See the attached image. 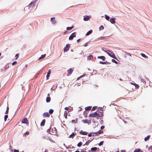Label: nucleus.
Masks as SVG:
<instances>
[{"mask_svg":"<svg viewBox=\"0 0 152 152\" xmlns=\"http://www.w3.org/2000/svg\"><path fill=\"white\" fill-rule=\"evenodd\" d=\"M103 115V114H102L101 113H99L98 111H96L93 113L90 114L89 116L96 118L98 119V118L102 117Z\"/></svg>","mask_w":152,"mask_h":152,"instance_id":"obj_1","label":"nucleus"},{"mask_svg":"<svg viewBox=\"0 0 152 152\" xmlns=\"http://www.w3.org/2000/svg\"><path fill=\"white\" fill-rule=\"evenodd\" d=\"M108 51H109L111 53V54L110 53H109L108 52H107V51H104L106 52L108 54V55L110 56L111 57L115 59H117V58L115 57V55L114 54V53L113 52V53H112V52H111L110 50H108Z\"/></svg>","mask_w":152,"mask_h":152,"instance_id":"obj_2","label":"nucleus"},{"mask_svg":"<svg viewBox=\"0 0 152 152\" xmlns=\"http://www.w3.org/2000/svg\"><path fill=\"white\" fill-rule=\"evenodd\" d=\"M21 123L23 124H25L28 125V121L26 118H24L22 120Z\"/></svg>","mask_w":152,"mask_h":152,"instance_id":"obj_3","label":"nucleus"},{"mask_svg":"<svg viewBox=\"0 0 152 152\" xmlns=\"http://www.w3.org/2000/svg\"><path fill=\"white\" fill-rule=\"evenodd\" d=\"M70 47V45L69 44H67L66 47L64 48V52H67L69 50Z\"/></svg>","mask_w":152,"mask_h":152,"instance_id":"obj_4","label":"nucleus"},{"mask_svg":"<svg viewBox=\"0 0 152 152\" xmlns=\"http://www.w3.org/2000/svg\"><path fill=\"white\" fill-rule=\"evenodd\" d=\"M57 132V129L55 127H54L52 129L51 134L52 135H55L56 134Z\"/></svg>","mask_w":152,"mask_h":152,"instance_id":"obj_5","label":"nucleus"},{"mask_svg":"<svg viewBox=\"0 0 152 152\" xmlns=\"http://www.w3.org/2000/svg\"><path fill=\"white\" fill-rule=\"evenodd\" d=\"M76 37V34L75 32H74L69 37V40H72L74 37Z\"/></svg>","mask_w":152,"mask_h":152,"instance_id":"obj_6","label":"nucleus"},{"mask_svg":"<svg viewBox=\"0 0 152 152\" xmlns=\"http://www.w3.org/2000/svg\"><path fill=\"white\" fill-rule=\"evenodd\" d=\"M91 18V16L88 15L84 16L83 20L84 21H88Z\"/></svg>","mask_w":152,"mask_h":152,"instance_id":"obj_7","label":"nucleus"},{"mask_svg":"<svg viewBox=\"0 0 152 152\" xmlns=\"http://www.w3.org/2000/svg\"><path fill=\"white\" fill-rule=\"evenodd\" d=\"M73 72V70L72 68H70L67 70V76L70 75Z\"/></svg>","mask_w":152,"mask_h":152,"instance_id":"obj_8","label":"nucleus"},{"mask_svg":"<svg viewBox=\"0 0 152 152\" xmlns=\"http://www.w3.org/2000/svg\"><path fill=\"white\" fill-rule=\"evenodd\" d=\"M35 2H32L28 5V7L29 8L33 7L35 6Z\"/></svg>","mask_w":152,"mask_h":152,"instance_id":"obj_9","label":"nucleus"},{"mask_svg":"<svg viewBox=\"0 0 152 152\" xmlns=\"http://www.w3.org/2000/svg\"><path fill=\"white\" fill-rule=\"evenodd\" d=\"M51 21L53 24H55L56 23V21L55 19V18H51Z\"/></svg>","mask_w":152,"mask_h":152,"instance_id":"obj_10","label":"nucleus"},{"mask_svg":"<svg viewBox=\"0 0 152 152\" xmlns=\"http://www.w3.org/2000/svg\"><path fill=\"white\" fill-rule=\"evenodd\" d=\"M43 115L44 117H50V115L49 113L48 112H45L43 114Z\"/></svg>","mask_w":152,"mask_h":152,"instance_id":"obj_11","label":"nucleus"},{"mask_svg":"<svg viewBox=\"0 0 152 152\" xmlns=\"http://www.w3.org/2000/svg\"><path fill=\"white\" fill-rule=\"evenodd\" d=\"M80 134L83 135H87V132H84L82 130H81L80 132Z\"/></svg>","mask_w":152,"mask_h":152,"instance_id":"obj_12","label":"nucleus"},{"mask_svg":"<svg viewBox=\"0 0 152 152\" xmlns=\"http://www.w3.org/2000/svg\"><path fill=\"white\" fill-rule=\"evenodd\" d=\"M110 21L112 24H114L115 22V18H113L110 19Z\"/></svg>","mask_w":152,"mask_h":152,"instance_id":"obj_13","label":"nucleus"},{"mask_svg":"<svg viewBox=\"0 0 152 152\" xmlns=\"http://www.w3.org/2000/svg\"><path fill=\"white\" fill-rule=\"evenodd\" d=\"M98 58H100L102 59L103 61L105 60V57L104 56H99L97 57Z\"/></svg>","mask_w":152,"mask_h":152,"instance_id":"obj_14","label":"nucleus"},{"mask_svg":"<svg viewBox=\"0 0 152 152\" xmlns=\"http://www.w3.org/2000/svg\"><path fill=\"white\" fill-rule=\"evenodd\" d=\"M50 70L49 69L46 76V78L47 79H48L49 77H50Z\"/></svg>","mask_w":152,"mask_h":152,"instance_id":"obj_15","label":"nucleus"},{"mask_svg":"<svg viewBox=\"0 0 152 152\" xmlns=\"http://www.w3.org/2000/svg\"><path fill=\"white\" fill-rule=\"evenodd\" d=\"M45 120L43 119L42 121V122L41 123V124H40L41 126H44L45 124Z\"/></svg>","mask_w":152,"mask_h":152,"instance_id":"obj_16","label":"nucleus"},{"mask_svg":"<svg viewBox=\"0 0 152 152\" xmlns=\"http://www.w3.org/2000/svg\"><path fill=\"white\" fill-rule=\"evenodd\" d=\"M97 111H98L99 112L101 113L102 114H103V110L101 108L99 107L98 108V110Z\"/></svg>","mask_w":152,"mask_h":152,"instance_id":"obj_17","label":"nucleus"},{"mask_svg":"<svg viewBox=\"0 0 152 152\" xmlns=\"http://www.w3.org/2000/svg\"><path fill=\"white\" fill-rule=\"evenodd\" d=\"M92 30H90V31H89L86 34V36H88L91 34L92 32Z\"/></svg>","mask_w":152,"mask_h":152,"instance_id":"obj_18","label":"nucleus"},{"mask_svg":"<svg viewBox=\"0 0 152 152\" xmlns=\"http://www.w3.org/2000/svg\"><path fill=\"white\" fill-rule=\"evenodd\" d=\"M140 151H141V152H143L142 151H141V150L140 149H135L134 152H139Z\"/></svg>","mask_w":152,"mask_h":152,"instance_id":"obj_19","label":"nucleus"},{"mask_svg":"<svg viewBox=\"0 0 152 152\" xmlns=\"http://www.w3.org/2000/svg\"><path fill=\"white\" fill-rule=\"evenodd\" d=\"M75 134L74 133H73L70 135L69 136V137L72 138H73V137L75 136Z\"/></svg>","mask_w":152,"mask_h":152,"instance_id":"obj_20","label":"nucleus"},{"mask_svg":"<svg viewBox=\"0 0 152 152\" xmlns=\"http://www.w3.org/2000/svg\"><path fill=\"white\" fill-rule=\"evenodd\" d=\"M103 131L101 130H99V131H98L97 132H96L95 133V134H96V135H98V134H101L102 133Z\"/></svg>","mask_w":152,"mask_h":152,"instance_id":"obj_21","label":"nucleus"},{"mask_svg":"<svg viewBox=\"0 0 152 152\" xmlns=\"http://www.w3.org/2000/svg\"><path fill=\"white\" fill-rule=\"evenodd\" d=\"M51 100V98L50 97H47L46 99V101L47 102H50Z\"/></svg>","mask_w":152,"mask_h":152,"instance_id":"obj_22","label":"nucleus"},{"mask_svg":"<svg viewBox=\"0 0 152 152\" xmlns=\"http://www.w3.org/2000/svg\"><path fill=\"white\" fill-rule=\"evenodd\" d=\"M91 106H88L85 108L86 110H90L91 109Z\"/></svg>","mask_w":152,"mask_h":152,"instance_id":"obj_23","label":"nucleus"},{"mask_svg":"<svg viewBox=\"0 0 152 152\" xmlns=\"http://www.w3.org/2000/svg\"><path fill=\"white\" fill-rule=\"evenodd\" d=\"M29 134V132H26L23 134V136L24 137H26L27 135H28Z\"/></svg>","mask_w":152,"mask_h":152,"instance_id":"obj_24","label":"nucleus"},{"mask_svg":"<svg viewBox=\"0 0 152 152\" xmlns=\"http://www.w3.org/2000/svg\"><path fill=\"white\" fill-rule=\"evenodd\" d=\"M76 121H75V120H72L71 121V122L72 123L74 124V123H77V121L78 120L77 119H76Z\"/></svg>","mask_w":152,"mask_h":152,"instance_id":"obj_25","label":"nucleus"},{"mask_svg":"<svg viewBox=\"0 0 152 152\" xmlns=\"http://www.w3.org/2000/svg\"><path fill=\"white\" fill-rule=\"evenodd\" d=\"M105 16V19L107 20H109L110 19V17L109 16L107 15H104Z\"/></svg>","mask_w":152,"mask_h":152,"instance_id":"obj_26","label":"nucleus"},{"mask_svg":"<svg viewBox=\"0 0 152 152\" xmlns=\"http://www.w3.org/2000/svg\"><path fill=\"white\" fill-rule=\"evenodd\" d=\"M97 148L96 147H93V148H91V150L92 151H94L97 150Z\"/></svg>","mask_w":152,"mask_h":152,"instance_id":"obj_27","label":"nucleus"},{"mask_svg":"<svg viewBox=\"0 0 152 152\" xmlns=\"http://www.w3.org/2000/svg\"><path fill=\"white\" fill-rule=\"evenodd\" d=\"M45 56V54L42 55H41V57L39 58V59H42V58H44Z\"/></svg>","mask_w":152,"mask_h":152,"instance_id":"obj_28","label":"nucleus"},{"mask_svg":"<svg viewBox=\"0 0 152 152\" xmlns=\"http://www.w3.org/2000/svg\"><path fill=\"white\" fill-rule=\"evenodd\" d=\"M141 55L143 57L145 58H148V56H146L144 54V53H141Z\"/></svg>","mask_w":152,"mask_h":152,"instance_id":"obj_29","label":"nucleus"},{"mask_svg":"<svg viewBox=\"0 0 152 152\" xmlns=\"http://www.w3.org/2000/svg\"><path fill=\"white\" fill-rule=\"evenodd\" d=\"M150 136L149 135H148L146 137L144 138V140L145 141H146L147 140H148L150 138Z\"/></svg>","mask_w":152,"mask_h":152,"instance_id":"obj_30","label":"nucleus"},{"mask_svg":"<svg viewBox=\"0 0 152 152\" xmlns=\"http://www.w3.org/2000/svg\"><path fill=\"white\" fill-rule=\"evenodd\" d=\"M53 111H54V110H53L52 109H50V110H49V113L50 114H52V113H53Z\"/></svg>","mask_w":152,"mask_h":152,"instance_id":"obj_31","label":"nucleus"},{"mask_svg":"<svg viewBox=\"0 0 152 152\" xmlns=\"http://www.w3.org/2000/svg\"><path fill=\"white\" fill-rule=\"evenodd\" d=\"M104 26H103L101 25L99 27V30H103L104 29Z\"/></svg>","mask_w":152,"mask_h":152,"instance_id":"obj_32","label":"nucleus"},{"mask_svg":"<svg viewBox=\"0 0 152 152\" xmlns=\"http://www.w3.org/2000/svg\"><path fill=\"white\" fill-rule=\"evenodd\" d=\"M74 28V26H72L71 27H67L66 28V30H70Z\"/></svg>","mask_w":152,"mask_h":152,"instance_id":"obj_33","label":"nucleus"},{"mask_svg":"<svg viewBox=\"0 0 152 152\" xmlns=\"http://www.w3.org/2000/svg\"><path fill=\"white\" fill-rule=\"evenodd\" d=\"M94 134H95V133H94ZM93 134H94V133H92L90 132L88 134V136L89 137H90L91 136H94V135H93Z\"/></svg>","mask_w":152,"mask_h":152,"instance_id":"obj_34","label":"nucleus"},{"mask_svg":"<svg viewBox=\"0 0 152 152\" xmlns=\"http://www.w3.org/2000/svg\"><path fill=\"white\" fill-rule=\"evenodd\" d=\"M148 150L150 151L151 152H152V146H151L149 147L148 148Z\"/></svg>","mask_w":152,"mask_h":152,"instance_id":"obj_35","label":"nucleus"},{"mask_svg":"<svg viewBox=\"0 0 152 152\" xmlns=\"http://www.w3.org/2000/svg\"><path fill=\"white\" fill-rule=\"evenodd\" d=\"M82 142H80L78 143V144L77 145V146L80 147L82 145Z\"/></svg>","mask_w":152,"mask_h":152,"instance_id":"obj_36","label":"nucleus"},{"mask_svg":"<svg viewBox=\"0 0 152 152\" xmlns=\"http://www.w3.org/2000/svg\"><path fill=\"white\" fill-rule=\"evenodd\" d=\"M9 110V107L8 106L7 107L6 111L5 113V114H7L8 113Z\"/></svg>","mask_w":152,"mask_h":152,"instance_id":"obj_37","label":"nucleus"},{"mask_svg":"<svg viewBox=\"0 0 152 152\" xmlns=\"http://www.w3.org/2000/svg\"><path fill=\"white\" fill-rule=\"evenodd\" d=\"M8 118V115H5L4 117V121H5L7 120V118Z\"/></svg>","mask_w":152,"mask_h":152,"instance_id":"obj_38","label":"nucleus"},{"mask_svg":"<svg viewBox=\"0 0 152 152\" xmlns=\"http://www.w3.org/2000/svg\"><path fill=\"white\" fill-rule=\"evenodd\" d=\"M107 63V61L106 62H103L102 61H100L99 63L102 64H106Z\"/></svg>","mask_w":152,"mask_h":152,"instance_id":"obj_39","label":"nucleus"},{"mask_svg":"<svg viewBox=\"0 0 152 152\" xmlns=\"http://www.w3.org/2000/svg\"><path fill=\"white\" fill-rule=\"evenodd\" d=\"M93 56L92 55H89L88 56L87 58L88 59L90 60L91 59V57H92Z\"/></svg>","mask_w":152,"mask_h":152,"instance_id":"obj_40","label":"nucleus"},{"mask_svg":"<svg viewBox=\"0 0 152 152\" xmlns=\"http://www.w3.org/2000/svg\"><path fill=\"white\" fill-rule=\"evenodd\" d=\"M51 128L50 127V128L48 129L47 131V132H48L49 133L51 134V132H50L51 130Z\"/></svg>","mask_w":152,"mask_h":152,"instance_id":"obj_41","label":"nucleus"},{"mask_svg":"<svg viewBox=\"0 0 152 152\" xmlns=\"http://www.w3.org/2000/svg\"><path fill=\"white\" fill-rule=\"evenodd\" d=\"M103 142L104 141H103L100 142L99 144V146H101L103 144Z\"/></svg>","mask_w":152,"mask_h":152,"instance_id":"obj_42","label":"nucleus"},{"mask_svg":"<svg viewBox=\"0 0 152 152\" xmlns=\"http://www.w3.org/2000/svg\"><path fill=\"white\" fill-rule=\"evenodd\" d=\"M67 114H68V112L66 111H65L64 114V116L67 115Z\"/></svg>","mask_w":152,"mask_h":152,"instance_id":"obj_43","label":"nucleus"},{"mask_svg":"<svg viewBox=\"0 0 152 152\" xmlns=\"http://www.w3.org/2000/svg\"><path fill=\"white\" fill-rule=\"evenodd\" d=\"M136 88H138L139 87V86L137 84H135L134 85Z\"/></svg>","mask_w":152,"mask_h":152,"instance_id":"obj_44","label":"nucleus"},{"mask_svg":"<svg viewBox=\"0 0 152 152\" xmlns=\"http://www.w3.org/2000/svg\"><path fill=\"white\" fill-rule=\"evenodd\" d=\"M112 61L113 62L115 63V64H117V62L114 59H112Z\"/></svg>","mask_w":152,"mask_h":152,"instance_id":"obj_45","label":"nucleus"},{"mask_svg":"<svg viewBox=\"0 0 152 152\" xmlns=\"http://www.w3.org/2000/svg\"><path fill=\"white\" fill-rule=\"evenodd\" d=\"M18 57H19L18 54H16V55H15V59H17L18 58Z\"/></svg>","mask_w":152,"mask_h":152,"instance_id":"obj_46","label":"nucleus"},{"mask_svg":"<svg viewBox=\"0 0 152 152\" xmlns=\"http://www.w3.org/2000/svg\"><path fill=\"white\" fill-rule=\"evenodd\" d=\"M97 108V107H93L92 108V110H95Z\"/></svg>","mask_w":152,"mask_h":152,"instance_id":"obj_47","label":"nucleus"},{"mask_svg":"<svg viewBox=\"0 0 152 152\" xmlns=\"http://www.w3.org/2000/svg\"><path fill=\"white\" fill-rule=\"evenodd\" d=\"M17 63V62L16 61H15L13 62L12 63V65H15V64H16Z\"/></svg>","mask_w":152,"mask_h":152,"instance_id":"obj_48","label":"nucleus"},{"mask_svg":"<svg viewBox=\"0 0 152 152\" xmlns=\"http://www.w3.org/2000/svg\"><path fill=\"white\" fill-rule=\"evenodd\" d=\"M14 152H19V151L18 150L14 149Z\"/></svg>","mask_w":152,"mask_h":152,"instance_id":"obj_49","label":"nucleus"},{"mask_svg":"<svg viewBox=\"0 0 152 152\" xmlns=\"http://www.w3.org/2000/svg\"><path fill=\"white\" fill-rule=\"evenodd\" d=\"M88 45V43H85L84 45V46L86 47Z\"/></svg>","mask_w":152,"mask_h":152,"instance_id":"obj_50","label":"nucleus"},{"mask_svg":"<svg viewBox=\"0 0 152 152\" xmlns=\"http://www.w3.org/2000/svg\"><path fill=\"white\" fill-rule=\"evenodd\" d=\"M64 109L65 110H69V108L67 107H66L64 108Z\"/></svg>","mask_w":152,"mask_h":152,"instance_id":"obj_51","label":"nucleus"},{"mask_svg":"<svg viewBox=\"0 0 152 152\" xmlns=\"http://www.w3.org/2000/svg\"><path fill=\"white\" fill-rule=\"evenodd\" d=\"M104 126H102L101 127V129H103L104 128Z\"/></svg>","mask_w":152,"mask_h":152,"instance_id":"obj_52","label":"nucleus"},{"mask_svg":"<svg viewBox=\"0 0 152 152\" xmlns=\"http://www.w3.org/2000/svg\"><path fill=\"white\" fill-rule=\"evenodd\" d=\"M126 151L124 150H122L121 151V152H126Z\"/></svg>","mask_w":152,"mask_h":152,"instance_id":"obj_53","label":"nucleus"},{"mask_svg":"<svg viewBox=\"0 0 152 152\" xmlns=\"http://www.w3.org/2000/svg\"><path fill=\"white\" fill-rule=\"evenodd\" d=\"M127 55L129 56H131V54L129 53H127Z\"/></svg>","mask_w":152,"mask_h":152,"instance_id":"obj_54","label":"nucleus"},{"mask_svg":"<svg viewBox=\"0 0 152 152\" xmlns=\"http://www.w3.org/2000/svg\"><path fill=\"white\" fill-rule=\"evenodd\" d=\"M27 66H28V64H26L25 65V68H27Z\"/></svg>","mask_w":152,"mask_h":152,"instance_id":"obj_55","label":"nucleus"},{"mask_svg":"<svg viewBox=\"0 0 152 152\" xmlns=\"http://www.w3.org/2000/svg\"><path fill=\"white\" fill-rule=\"evenodd\" d=\"M87 142H86V143L85 144H84V145H83V146H84V145H88V144H87Z\"/></svg>","mask_w":152,"mask_h":152,"instance_id":"obj_56","label":"nucleus"},{"mask_svg":"<svg viewBox=\"0 0 152 152\" xmlns=\"http://www.w3.org/2000/svg\"><path fill=\"white\" fill-rule=\"evenodd\" d=\"M80 40V39H77V42H79Z\"/></svg>","mask_w":152,"mask_h":152,"instance_id":"obj_57","label":"nucleus"},{"mask_svg":"<svg viewBox=\"0 0 152 152\" xmlns=\"http://www.w3.org/2000/svg\"><path fill=\"white\" fill-rule=\"evenodd\" d=\"M65 116V118L66 119L67 118V115H65V116Z\"/></svg>","mask_w":152,"mask_h":152,"instance_id":"obj_58","label":"nucleus"},{"mask_svg":"<svg viewBox=\"0 0 152 152\" xmlns=\"http://www.w3.org/2000/svg\"><path fill=\"white\" fill-rule=\"evenodd\" d=\"M48 152L47 150L45 149V152Z\"/></svg>","mask_w":152,"mask_h":152,"instance_id":"obj_59","label":"nucleus"},{"mask_svg":"<svg viewBox=\"0 0 152 152\" xmlns=\"http://www.w3.org/2000/svg\"><path fill=\"white\" fill-rule=\"evenodd\" d=\"M8 68V66L7 67H6L5 68V69H7Z\"/></svg>","mask_w":152,"mask_h":152,"instance_id":"obj_60","label":"nucleus"},{"mask_svg":"<svg viewBox=\"0 0 152 152\" xmlns=\"http://www.w3.org/2000/svg\"><path fill=\"white\" fill-rule=\"evenodd\" d=\"M48 96H49V97L50 96V94H48Z\"/></svg>","mask_w":152,"mask_h":152,"instance_id":"obj_61","label":"nucleus"},{"mask_svg":"<svg viewBox=\"0 0 152 152\" xmlns=\"http://www.w3.org/2000/svg\"><path fill=\"white\" fill-rule=\"evenodd\" d=\"M83 77V76H80L79 77Z\"/></svg>","mask_w":152,"mask_h":152,"instance_id":"obj_62","label":"nucleus"},{"mask_svg":"<svg viewBox=\"0 0 152 152\" xmlns=\"http://www.w3.org/2000/svg\"><path fill=\"white\" fill-rule=\"evenodd\" d=\"M120 80H122V79H120Z\"/></svg>","mask_w":152,"mask_h":152,"instance_id":"obj_63","label":"nucleus"},{"mask_svg":"<svg viewBox=\"0 0 152 152\" xmlns=\"http://www.w3.org/2000/svg\"><path fill=\"white\" fill-rule=\"evenodd\" d=\"M148 147V146L146 145V147Z\"/></svg>","mask_w":152,"mask_h":152,"instance_id":"obj_64","label":"nucleus"}]
</instances>
